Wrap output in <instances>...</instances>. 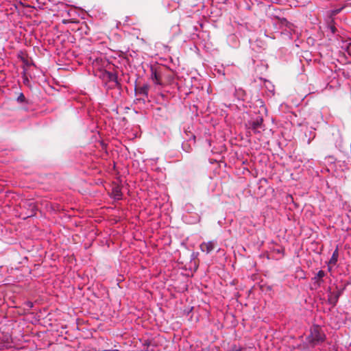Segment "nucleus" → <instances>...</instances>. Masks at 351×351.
Returning a JSON list of instances; mask_svg holds the SVG:
<instances>
[{
  "label": "nucleus",
  "instance_id": "obj_6",
  "mask_svg": "<svg viewBox=\"0 0 351 351\" xmlns=\"http://www.w3.org/2000/svg\"><path fill=\"white\" fill-rule=\"evenodd\" d=\"M325 276V272L323 270H319L316 276L312 278V280L313 281L314 285L316 286V287H320L321 284L323 282V278Z\"/></svg>",
  "mask_w": 351,
  "mask_h": 351
},
{
  "label": "nucleus",
  "instance_id": "obj_5",
  "mask_svg": "<svg viewBox=\"0 0 351 351\" xmlns=\"http://www.w3.org/2000/svg\"><path fill=\"white\" fill-rule=\"evenodd\" d=\"M263 118H258L256 120L252 121L250 124V128L254 132H259V129L263 128Z\"/></svg>",
  "mask_w": 351,
  "mask_h": 351
},
{
  "label": "nucleus",
  "instance_id": "obj_15",
  "mask_svg": "<svg viewBox=\"0 0 351 351\" xmlns=\"http://www.w3.org/2000/svg\"><path fill=\"white\" fill-rule=\"evenodd\" d=\"M29 306L30 307H32V306H33L32 303V302H29Z\"/></svg>",
  "mask_w": 351,
  "mask_h": 351
},
{
  "label": "nucleus",
  "instance_id": "obj_14",
  "mask_svg": "<svg viewBox=\"0 0 351 351\" xmlns=\"http://www.w3.org/2000/svg\"><path fill=\"white\" fill-rule=\"evenodd\" d=\"M330 29H331V31H332L333 33H335V31H336V28H335V27H330Z\"/></svg>",
  "mask_w": 351,
  "mask_h": 351
},
{
  "label": "nucleus",
  "instance_id": "obj_1",
  "mask_svg": "<svg viewBox=\"0 0 351 351\" xmlns=\"http://www.w3.org/2000/svg\"><path fill=\"white\" fill-rule=\"evenodd\" d=\"M327 141L330 145H334L341 152H348L351 149V143L349 139H343L340 131L332 129L327 136Z\"/></svg>",
  "mask_w": 351,
  "mask_h": 351
},
{
  "label": "nucleus",
  "instance_id": "obj_13",
  "mask_svg": "<svg viewBox=\"0 0 351 351\" xmlns=\"http://www.w3.org/2000/svg\"><path fill=\"white\" fill-rule=\"evenodd\" d=\"M109 75H110V80H112V81H116L117 80V77L115 75L112 74V73H109Z\"/></svg>",
  "mask_w": 351,
  "mask_h": 351
},
{
  "label": "nucleus",
  "instance_id": "obj_2",
  "mask_svg": "<svg viewBox=\"0 0 351 351\" xmlns=\"http://www.w3.org/2000/svg\"><path fill=\"white\" fill-rule=\"evenodd\" d=\"M325 334L318 325H313L310 330V334L306 337L307 341L311 346L322 343L325 340Z\"/></svg>",
  "mask_w": 351,
  "mask_h": 351
},
{
  "label": "nucleus",
  "instance_id": "obj_7",
  "mask_svg": "<svg viewBox=\"0 0 351 351\" xmlns=\"http://www.w3.org/2000/svg\"><path fill=\"white\" fill-rule=\"evenodd\" d=\"M149 86L147 84H145L143 86L136 88L135 92L136 95H143L145 96H147L148 95Z\"/></svg>",
  "mask_w": 351,
  "mask_h": 351
},
{
  "label": "nucleus",
  "instance_id": "obj_16",
  "mask_svg": "<svg viewBox=\"0 0 351 351\" xmlns=\"http://www.w3.org/2000/svg\"><path fill=\"white\" fill-rule=\"evenodd\" d=\"M116 195H117V196H118V195H120V194H119V191H117V192H116Z\"/></svg>",
  "mask_w": 351,
  "mask_h": 351
},
{
  "label": "nucleus",
  "instance_id": "obj_12",
  "mask_svg": "<svg viewBox=\"0 0 351 351\" xmlns=\"http://www.w3.org/2000/svg\"><path fill=\"white\" fill-rule=\"evenodd\" d=\"M346 51L351 56V43H349L346 47Z\"/></svg>",
  "mask_w": 351,
  "mask_h": 351
},
{
  "label": "nucleus",
  "instance_id": "obj_3",
  "mask_svg": "<svg viewBox=\"0 0 351 351\" xmlns=\"http://www.w3.org/2000/svg\"><path fill=\"white\" fill-rule=\"evenodd\" d=\"M162 73L160 68L151 67V79L155 84L162 85Z\"/></svg>",
  "mask_w": 351,
  "mask_h": 351
},
{
  "label": "nucleus",
  "instance_id": "obj_8",
  "mask_svg": "<svg viewBox=\"0 0 351 351\" xmlns=\"http://www.w3.org/2000/svg\"><path fill=\"white\" fill-rule=\"evenodd\" d=\"M338 257H339V250H338V247H337L335 249V250L334 251V252L332 255V257L330 259L329 263L332 264L333 265H336V263L338 261Z\"/></svg>",
  "mask_w": 351,
  "mask_h": 351
},
{
  "label": "nucleus",
  "instance_id": "obj_4",
  "mask_svg": "<svg viewBox=\"0 0 351 351\" xmlns=\"http://www.w3.org/2000/svg\"><path fill=\"white\" fill-rule=\"evenodd\" d=\"M217 246L216 241H209L207 242H203L200 244V250L203 252H206V254H210L212 252Z\"/></svg>",
  "mask_w": 351,
  "mask_h": 351
},
{
  "label": "nucleus",
  "instance_id": "obj_11",
  "mask_svg": "<svg viewBox=\"0 0 351 351\" xmlns=\"http://www.w3.org/2000/svg\"><path fill=\"white\" fill-rule=\"evenodd\" d=\"M343 9V8H339V9H335V10H330V15L332 16H335L337 14H339L341 10Z\"/></svg>",
  "mask_w": 351,
  "mask_h": 351
},
{
  "label": "nucleus",
  "instance_id": "obj_9",
  "mask_svg": "<svg viewBox=\"0 0 351 351\" xmlns=\"http://www.w3.org/2000/svg\"><path fill=\"white\" fill-rule=\"evenodd\" d=\"M279 23L287 27L289 25V22L285 18L276 17Z\"/></svg>",
  "mask_w": 351,
  "mask_h": 351
},
{
  "label": "nucleus",
  "instance_id": "obj_10",
  "mask_svg": "<svg viewBox=\"0 0 351 351\" xmlns=\"http://www.w3.org/2000/svg\"><path fill=\"white\" fill-rule=\"evenodd\" d=\"M16 100L19 103H26V99L23 93H20L16 98Z\"/></svg>",
  "mask_w": 351,
  "mask_h": 351
}]
</instances>
